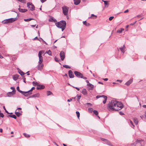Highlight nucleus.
<instances>
[{
	"label": "nucleus",
	"mask_w": 146,
	"mask_h": 146,
	"mask_svg": "<svg viewBox=\"0 0 146 146\" xmlns=\"http://www.w3.org/2000/svg\"><path fill=\"white\" fill-rule=\"evenodd\" d=\"M123 107V105L121 102L115 100H112L108 105V107L109 110L117 111Z\"/></svg>",
	"instance_id": "f257e3e1"
},
{
	"label": "nucleus",
	"mask_w": 146,
	"mask_h": 146,
	"mask_svg": "<svg viewBox=\"0 0 146 146\" xmlns=\"http://www.w3.org/2000/svg\"><path fill=\"white\" fill-rule=\"evenodd\" d=\"M55 25L58 28L61 29L63 31L66 28V22L64 21H61L55 23Z\"/></svg>",
	"instance_id": "f03ea898"
},
{
	"label": "nucleus",
	"mask_w": 146,
	"mask_h": 146,
	"mask_svg": "<svg viewBox=\"0 0 146 146\" xmlns=\"http://www.w3.org/2000/svg\"><path fill=\"white\" fill-rule=\"evenodd\" d=\"M16 20V18H11L3 21L2 23L3 24H8L12 23L15 21Z\"/></svg>",
	"instance_id": "7ed1b4c3"
},
{
	"label": "nucleus",
	"mask_w": 146,
	"mask_h": 146,
	"mask_svg": "<svg viewBox=\"0 0 146 146\" xmlns=\"http://www.w3.org/2000/svg\"><path fill=\"white\" fill-rule=\"evenodd\" d=\"M63 13L64 15L66 16L68 15L69 8L66 6H64L62 7Z\"/></svg>",
	"instance_id": "20e7f679"
},
{
	"label": "nucleus",
	"mask_w": 146,
	"mask_h": 146,
	"mask_svg": "<svg viewBox=\"0 0 146 146\" xmlns=\"http://www.w3.org/2000/svg\"><path fill=\"white\" fill-rule=\"evenodd\" d=\"M22 108H18L16 110L15 112V114L18 117H19L21 115H22V111L21 110Z\"/></svg>",
	"instance_id": "39448f33"
},
{
	"label": "nucleus",
	"mask_w": 146,
	"mask_h": 146,
	"mask_svg": "<svg viewBox=\"0 0 146 146\" xmlns=\"http://www.w3.org/2000/svg\"><path fill=\"white\" fill-rule=\"evenodd\" d=\"M27 5V7L31 11H33L35 10V7L31 3H28Z\"/></svg>",
	"instance_id": "423d86ee"
},
{
	"label": "nucleus",
	"mask_w": 146,
	"mask_h": 146,
	"mask_svg": "<svg viewBox=\"0 0 146 146\" xmlns=\"http://www.w3.org/2000/svg\"><path fill=\"white\" fill-rule=\"evenodd\" d=\"M38 64L37 66V68L38 70H41L44 66V64L42 63H38Z\"/></svg>",
	"instance_id": "0eeeda50"
},
{
	"label": "nucleus",
	"mask_w": 146,
	"mask_h": 146,
	"mask_svg": "<svg viewBox=\"0 0 146 146\" xmlns=\"http://www.w3.org/2000/svg\"><path fill=\"white\" fill-rule=\"evenodd\" d=\"M74 73L77 77L79 78H81L83 75L81 73L76 71H74Z\"/></svg>",
	"instance_id": "6e6552de"
},
{
	"label": "nucleus",
	"mask_w": 146,
	"mask_h": 146,
	"mask_svg": "<svg viewBox=\"0 0 146 146\" xmlns=\"http://www.w3.org/2000/svg\"><path fill=\"white\" fill-rule=\"evenodd\" d=\"M22 93H21L23 95H24L25 96L27 97L29 95H30V94H32L31 93H29V91L27 92H23V91H21Z\"/></svg>",
	"instance_id": "1a4fd4ad"
},
{
	"label": "nucleus",
	"mask_w": 146,
	"mask_h": 146,
	"mask_svg": "<svg viewBox=\"0 0 146 146\" xmlns=\"http://www.w3.org/2000/svg\"><path fill=\"white\" fill-rule=\"evenodd\" d=\"M87 86H88V89L89 90H92L94 89V86L91 83L87 84Z\"/></svg>",
	"instance_id": "9d476101"
},
{
	"label": "nucleus",
	"mask_w": 146,
	"mask_h": 146,
	"mask_svg": "<svg viewBox=\"0 0 146 146\" xmlns=\"http://www.w3.org/2000/svg\"><path fill=\"white\" fill-rule=\"evenodd\" d=\"M60 56L62 60H63L65 58L64 53V52L62 51L60 54Z\"/></svg>",
	"instance_id": "9b49d317"
},
{
	"label": "nucleus",
	"mask_w": 146,
	"mask_h": 146,
	"mask_svg": "<svg viewBox=\"0 0 146 146\" xmlns=\"http://www.w3.org/2000/svg\"><path fill=\"white\" fill-rule=\"evenodd\" d=\"M38 56L39 57L38 63H42L43 61V57H42V56L40 55V53H38Z\"/></svg>",
	"instance_id": "f8f14e48"
},
{
	"label": "nucleus",
	"mask_w": 146,
	"mask_h": 146,
	"mask_svg": "<svg viewBox=\"0 0 146 146\" xmlns=\"http://www.w3.org/2000/svg\"><path fill=\"white\" fill-rule=\"evenodd\" d=\"M68 74L70 78H72L74 77V75L72 70H69L68 71Z\"/></svg>",
	"instance_id": "ddd939ff"
},
{
	"label": "nucleus",
	"mask_w": 146,
	"mask_h": 146,
	"mask_svg": "<svg viewBox=\"0 0 146 146\" xmlns=\"http://www.w3.org/2000/svg\"><path fill=\"white\" fill-rule=\"evenodd\" d=\"M40 96V94L38 93H36L35 94H34L27 98V99H29V98H38Z\"/></svg>",
	"instance_id": "4468645a"
},
{
	"label": "nucleus",
	"mask_w": 146,
	"mask_h": 146,
	"mask_svg": "<svg viewBox=\"0 0 146 146\" xmlns=\"http://www.w3.org/2000/svg\"><path fill=\"white\" fill-rule=\"evenodd\" d=\"M44 88V86L43 85H38L36 89L37 90L43 89Z\"/></svg>",
	"instance_id": "2eb2a0df"
},
{
	"label": "nucleus",
	"mask_w": 146,
	"mask_h": 146,
	"mask_svg": "<svg viewBox=\"0 0 146 146\" xmlns=\"http://www.w3.org/2000/svg\"><path fill=\"white\" fill-rule=\"evenodd\" d=\"M143 142V140H137L135 142L137 144L139 145H141V144Z\"/></svg>",
	"instance_id": "dca6fc26"
},
{
	"label": "nucleus",
	"mask_w": 146,
	"mask_h": 146,
	"mask_svg": "<svg viewBox=\"0 0 146 146\" xmlns=\"http://www.w3.org/2000/svg\"><path fill=\"white\" fill-rule=\"evenodd\" d=\"M101 139L102 141H104L106 143L110 145V144H111V143L108 140L106 139H105L103 138H101Z\"/></svg>",
	"instance_id": "f3484780"
},
{
	"label": "nucleus",
	"mask_w": 146,
	"mask_h": 146,
	"mask_svg": "<svg viewBox=\"0 0 146 146\" xmlns=\"http://www.w3.org/2000/svg\"><path fill=\"white\" fill-rule=\"evenodd\" d=\"M15 94V92H9L7 94V96L8 97H11L13 96Z\"/></svg>",
	"instance_id": "a211bd4d"
},
{
	"label": "nucleus",
	"mask_w": 146,
	"mask_h": 146,
	"mask_svg": "<svg viewBox=\"0 0 146 146\" xmlns=\"http://www.w3.org/2000/svg\"><path fill=\"white\" fill-rule=\"evenodd\" d=\"M49 21L51 22H56V20L54 17H51L49 20Z\"/></svg>",
	"instance_id": "6ab92c4d"
},
{
	"label": "nucleus",
	"mask_w": 146,
	"mask_h": 146,
	"mask_svg": "<svg viewBox=\"0 0 146 146\" xmlns=\"http://www.w3.org/2000/svg\"><path fill=\"white\" fill-rule=\"evenodd\" d=\"M18 9L20 12L22 13H25L27 11V10L26 9H22L19 8Z\"/></svg>",
	"instance_id": "aec40b11"
},
{
	"label": "nucleus",
	"mask_w": 146,
	"mask_h": 146,
	"mask_svg": "<svg viewBox=\"0 0 146 146\" xmlns=\"http://www.w3.org/2000/svg\"><path fill=\"white\" fill-rule=\"evenodd\" d=\"M101 97L103 98L104 99V100L103 101V103L104 104L106 103L107 99V97L106 96L102 95L101 96Z\"/></svg>",
	"instance_id": "412c9836"
},
{
	"label": "nucleus",
	"mask_w": 146,
	"mask_h": 146,
	"mask_svg": "<svg viewBox=\"0 0 146 146\" xmlns=\"http://www.w3.org/2000/svg\"><path fill=\"white\" fill-rule=\"evenodd\" d=\"M81 92L84 95H86L87 94V90L85 88L82 90Z\"/></svg>",
	"instance_id": "4be33fe9"
},
{
	"label": "nucleus",
	"mask_w": 146,
	"mask_h": 146,
	"mask_svg": "<svg viewBox=\"0 0 146 146\" xmlns=\"http://www.w3.org/2000/svg\"><path fill=\"white\" fill-rule=\"evenodd\" d=\"M74 4L76 5H78L80 2V0H74Z\"/></svg>",
	"instance_id": "5701e85b"
},
{
	"label": "nucleus",
	"mask_w": 146,
	"mask_h": 146,
	"mask_svg": "<svg viewBox=\"0 0 146 146\" xmlns=\"http://www.w3.org/2000/svg\"><path fill=\"white\" fill-rule=\"evenodd\" d=\"M19 75L16 74L13 76V78L14 80H16L18 78Z\"/></svg>",
	"instance_id": "b1692460"
},
{
	"label": "nucleus",
	"mask_w": 146,
	"mask_h": 146,
	"mask_svg": "<svg viewBox=\"0 0 146 146\" xmlns=\"http://www.w3.org/2000/svg\"><path fill=\"white\" fill-rule=\"evenodd\" d=\"M132 81H133L132 80V79L128 81L125 84L127 86H129L132 83Z\"/></svg>",
	"instance_id": "393cba45"
},
{
	"label": "nucleus",
	"mask_w": 146,
	"mask_h": 146,
	"mask_svg": "<svg viewBox=\"0 0 146 146\" xmlns=\"http://www.w3.org/2000/svg\"><path fill=\"white\" fill-rule=\"evenodd\" d=\"M124 29L123 28H120L117 31V33L121 34L122 33V32L124 31Z\"/></svg>",
	"instance_id": "a878e982"
},
{
	"label": "nucleus",
	"mask_w": 146,
	"mask_h": 146,
	"mask_svg": "<svg viewBox=\"0 0 146 146\" xmlns=\"http://www.w3.org/2000/svg\"><path fill=\"white\" fill-rule=\"evenodd\" d=\"M133 121L134 123L136 125H137L138 123V121L137 119L136 118H134L133 119Z\"/></svg>",
	"instance_id": "bb28decb"
},
{
	"label": "nucleus",
	"mask_w": 146,
	"mask_h": 146,
	"mask_svg": "<svg viewBox=\"0 0 146 146\" xmlns=\"http://www.w3.org/2000/svg\"><path fill=\"white\" fill-rule=\"evenodd\" d=\"M125 48L124 45V44L123 47L120 48V49L121 51H122L123 53H124V50Z\"/></svg>",
	"instance_id": "cd10ccee"
},
{
	"label": "nucleus",
	"mask_w": 146,
	"mask_h": 146,
	"mask_svg": "<svg viewBox=\"0 0 146 146\" xmlns=\"http://www.w3.org/2000/svg\"><path fill=\"white\" fill-rule=\"evenodd\" d=\"M19 73L20 74L21 76H23L24 74V73L22 72L21 70H18Z\"/></svg>",
	"instance_id": "c85d7f7f"
},
{
	"label": "nucleus",
	"mask_w": 146,
	"mask_h": 146,
	"mask_svg": "<svg viewBox=\"0 0 146 146\" xmlns=\"http://www.w3.org/2000/svg\"><path fill=\"white\" fill-rule=\"evenodd\" d=\"M102 1H104V5H105V6L106 7V5H107V7H108V2L107 1H104V0H102Z\"/></svg>",
	"instance_id": "c756f323"
},
{
	"label": "nucleus",
	"mask_w": 146,
	"mask_h": 146,
	"mask_svg": "<svg viewBox=\"0 0 146 146\" xmlns=\"http://www.w3.org/2000/svg\"><path fill=\"white\" fill-rule=\"evenodd\" d=\"M9 117H11L13 118H14L15 119H16L17 118L16 116L15 115H9Z\"/></svg>",
	"instance_id": "7c9ffc66"
},
{
	"label": "nucleus",
	"mask_w": 146,
	"mask_h": 146,
	"mask_svg": "<svg viewBox=\"0 0 146 146\" xmlns=\"http://www.w3.org/2000/svg\"><path fill=\"white\" fill-rule=\"evenodd\" d=\"M46 53L50 56L52 55L51 52L50 50H49L48 51H46L45 53Z\"/></svg>",
	"instance_id": "2f4dec72"
},
{
	"label": "nucleus",
	"mask_w": 146,
	"mask_h": 146,
	"mask_svg": "<svg viewBox=\"0 0 146 146\" xmlns=\"http://www.w3.org/2000/svg\"><path fill=\"white\" fill-rule=\"evenodd\" d=\"M88 111L90 113H92L93 112V109L92 108H89L88 109Z\"/></svg>",
	"instance_id": "473e14b6"
},
{
	"label": "nucleus",
	"mask_w": 146,
	"mask_h": 146,
	"mask_svg": "<svg viewBox=\"0 0 146 146\" xmlns=\"http://www.w3.org/2000/svg\"><path fill=\"white\" fill-rule=\"evenodd\" d=\"M76 113L77 115V117L78 119H79L80 116V114L79 111H76Z\"/></svg>",
	"instance_id": "72a5a7b5"
},
{
	"label": "nucleus",
	"mask_w": 146,
	"mask_h": 146,
	"mask_svg": "<svg viewBox=\"0 0 146 146\" xmlns=\"http://www.w3.org/2000/svg\"><path fill=\"white\" fill-rule=\"evenodd\" d=\"M27 138H29L30 137V135L27 133H23V134Z\"/></svg>",
	"instance_id": "f704fd0d"
},
{
	"label": "nucleus",
	"mask_w": 146,
	"mask_h": 146,
	"mask_svg": "<svg viewBox=\"0 0 146 146\" xmlns=\"http://www.w3.org/2000/svg\"><path fill=\"white\" fill-rule=\"evenodd\" d=\"M92 16H94V17H95L94 18H92V19H96L97 18V16L95 15H94L93 14H92L91 15V17H89V18L90 19V18H92Z\"/></svg>",
	"instance_id": "c9c22d12"
},
{
	"label": "nucleus",
	"mask_w": 146,
	"mask_h": 146,
	"mask_svg": "<svg viewBox=\"0 0 146 146\" xmlns=\"http://www.w3.org/2000/svg\"><path fill=\"white\" fill-rule=\"evenodd\" d=\"M93 112L94 114L95 115H98V111L97 110H94L93 111Z\"/></svg>",
	"instance_id": "e433bc0d"
},
{
	"label": "nucleus",
	"mask_w": 146,
	"mask_h": 146,
	"mask_svg": "<svg viewBox=\"0 0 146 146\" xmlns=\"http://www.w3.org/2000/svg\"><path fill=\"white\" fill-rule=\"evenodd\" d=\"M33 84L34 86H37L38 83L34 81L33 82Z\"/></svg>",
	"instance_id": "4c0bfd02"
},
{
	"label": "nucleus",
	"mask_w": 146,
	"mask_h": 146,
	"mask_svg": "<svg viewBox=\"0 0 146 146\" xmlns=\"http://www.w3.org/2000/svg\"><path fill=\"white\" fill-rule=\"evenodd\" d=\"M46 93H47V95L48 96L52 94V93L50 91H47Z\"/></svg>",
	"instance_id": "58836bf2"
},
{
	"label": "nucleus",
	"mask_w": 146,
	"mask_h": 146,
	"mask_svg": "<svg viewBox=\"0 0 146 146\" xmlns=\"http://www.w3.org/2000/svg\"><path fill=\"white\" fill-rule=\"evenodd\" d=\"M32 19H31V18L28 19H24V21H29Z\"/></svg>",
	"instance_id": "ea45409f"
},
{
	"label": "nucleus",
	"mask_w": 146,
	"mask_h": 146,
	"mask_svg": "<svg viewBox=\"0 0 146 146\" xmlns=\"http://www.w3.org/2000/svg\"><path fill=\"white\" fill-rule=\"evenodd\" d=\"M77 96L76 97L77 101L78 102H79V100L81 96Z\"/></svg>",
	"instance_id": "a19ab883"
},
{
	"label": "nucleus",
	"mask_w": 146,
	"mask_h": 146,
	"mask_svg": "<svg viewBox=\"0 0 146 146\" xmlns=\"http://www.w3.org/2000/svg\"><path fill=\"white\" fill-rule=\"evenodd\" d=\"M63 67L64 68H70V66H69L67 65H64L63 66Z\"/></svg>",
	"instance_id": "79ce46f5"
},
{
	"label": "nucleus",
	"mask_w": 146,
	"mask_h": 146,
	"mask_svg": "<svg viewBox=\"0 0 146 146\" xmlns=\"http://www.w3.org/2000/svg\"><path fill=\"white\" fill-rule=\"evenodd\" d=\"M54 60H55L56 61V62H58L59 61V60L56 57H54Z\"/></svg>",
	"instance_id": "37998d69"
},
{
	"label": "nucleus",
	"mask_w": 146,
	"mask_h": 146,
	"mask_svg": "<svg viewBox=\"0 0 146 146\" xmlns=\"http://www.w3.org/2000/svg\"><path fill=\"white\" fill-rule=\"evenodd\" d=\"M11 89L13 90V91H12L13 92H15V88L14 87H11Z\"/></svg>",
	"instance_id": "c03bdc74"
},
{
	"label": "nucleus",
	"mask_w": 146,
	"mask_h": 146,
	"mask_svg": "<svg viewBox=\"0 0 146 146\" xmlns=\"http://www.w3.org/2000/svg\"><path fill=\"white\" fill-rule=\"evenodd\" d=\"M44 51L43 50H41V51H40L39 52V53H40V55H41V56H42V54H43L44 53Z\"/></svg>",
	"instance_id": "a18cd8bd"
},
{
	"label": "nucleus",
	"mask_w": 146,
	"mask_h": 146,
	"mask_svg": "<svg viewBox=\"0 0 146 146\" xmlns=\"http://www.w3.org/2000/svg\"><path fill=\"white\" fill-rule=\"evenodd\" d=\"M128 123H130L132 125L133 127L134 126V125H133V123L131 120H129V121Z\"/></svg>",
	"instance_id": "49530a36"
},
{
	"label": "nucleus",
	"mask_w": 146,
	"mask_h": 146,
	"mask_svg": "<svg viewBox=\"0 0 146 146\" xmlns=\"http://www.w3.org/2000/svg\"><path fill=\"white\" fill-rule=\"evenodd\" d=\"M83 24L84 25H85L87 26H88L87 24L86 23V21H83ZM88 24L89 25V24L88 23Z\"/></svg>",
	"instance_id": "de8ad7c7"
},
{
	"label": "nucleus",
	"mask_w": 146,
	"mask_h": 146,
	"mask_svg": "<svg viewBox=\"0 0 146 146\" xmlns=\"http://www.w3.org/2000/svg\"><path fill=\"white\" fill-rule=\"evenodd\" d=\"M17 90L20 93H22V92H21V91H22L21 90H20L19 89V86H17Z\"/></svg>",
	"instance_id": "09e8293b"
},
{
	"label": "nucleus",
	"mask_w": 146,
	"mask_h": 146,
	"mask_svg": "<svg viewBox=\"0 0 146 146\" xmlns=\"http://www.w3.org/2000/svg\"><path fill=\"white\" fill-rule=\"evenodd\" d=\"M3 108L5 110V111L6 113H9L6 110V109L5 106H4L3 107Z\"/></svg>",
	"instance_id": "8fccbe9b"
},
{
	"label": "nucleus",
	"mask_w": 146,
	"mask_h": 146,
	"mask_svg": "<svg viewBox=\"0 0 146 146\" xmlns=\"http://www.w3.org/2000/svg\"><path fill=\"white\" fill-rule=\"evenodd\" d=\"M114 18V17L113 16H111L109 17V20L110 21H111L112 20V19Z\"/></svg>",
	"instance_id": "3c124183"
},
{
	"label": "nucleus",
	"mask_w": 146,
	"mask_h": 146,
	"mask_svg": "<svg viewBox=\"0 0 146 146\" xmlns=\"http://www.w3.org/2000/svg\"><path fill=\"white\" fill-rule=\"evenodd\" d=\"M136 22H137V21H136L135 22H134V23H131L130 24V25H134L136 23Z\"/></svg>",
	"instance_id": "603ef678"
},
{
	"label": "nucleus",
	"mask_w": 146,
	"mask_h": 146,
	"mask_svg": "<svg viewBox=\"0 0 146 146\" xmlns=\"http://www.w3.org/2000/svg\"><path fill=\"white\" fill-rule=\"evenodd\" d=\"M35 89V88L34 87H33L31 89H30V90H29V92H31V91H32V90L34 89Z\"/></svg>",
	"instance_id": "864d4df0"
},
{
	"label": "nucleus",
	"mask_w": 146,
	"mask_h": 146,
	"mask_svg": "<svg viewBox=\"0 0 146 146\" xmlns=\"http://www.w3.org/2000/svg\"><path fill=\"white\" fill-rule=\"evenodd\" d=\"M81 78H83L84 79H87L86 77L84 76L83 75H82V77H81Z\"/></svg>",
	"instance_id": "5fc2aeb1"
},
{
	"label": "nucleus",
	"mask_w": 146,
	"mask_h": 146,
	"mask_svg": "<svg viewBox=\"0 0 146 146\" xmlns=\"http://www.w3.org/2000/svg\"><path fill=\"white\" fill-rule=\"evenodd\" d=\"M86 104L88 105H89L90 106H92V104L90 103H87Z\"/></svg>",
	"instance_id": "6e6d98bb"
},
{
	"label": "nucleus",
	"mask_w": 146,
	"mask_h": 146,
	"mask_svg": "<svg viewBox=\"0 0 146 146\" xmlns=\"http://www.w3.org/2000/svg\"><path fill=\"white\" fill-rule=\"evenodd\" d=\"M100 97H102L101 96H100V95H98L96 96V98H100Z\"/></svg>",
	"instance_id": "4d7b16f0"
},
{
	"label": "nucleus",
	"mask_w": 146,
	"mask_h": 146,
	"mask_svg": "<svg viewBox=\"0 0 146 146\" xmlns=\"http://www.w3.org/2000/svg\"><path fill=\"white\" fill-rule=\"evenodd\" d=\"M74 88H76L78 91H79L80 90V89L76 87H74Z\"/></svg>",
	"instance_id": "13d9d810"
},
{
	"label": "nucleus",
	"mask_w": 146,
	"mask_h": 146,
	"mask_svg": "<svg viewBox=\"0 0 146 146\" xmlns=\"http://www.w3.org/2000/svg\"><path fill=\"white\" fill-rule=\"evenodd\" d=\"M129 12V10L128 9H127L125 11H124V13H127V12Z\"/></svg>",
	"instance_id": "bf43d9fd"
},
{
	"label": "nucleus",
	"mask_w": 146,
	"mask_h": 146,
	"mask_svg": "<svg viewBox=\"0 0 146 146\" xmlns=\"http://www.w3.org/2000/svg\"><path fill=\"white\" fill-rule=\"evenodd\" d=\"M72 99H71V98H70V99H68V100H67V101H68V102H70V101H72Z\"/></svg>",
	"instance_id": "052dcab7"
},
{
	"label": "nucleus",
	"mask_w": 146,
	"mask_h": 146,
	"mask_svg": "<svg viewBox=\"0 0 146 146\" xmlns=\"http://www.w3.org/2000/svg\"><path fill=\"white\" fill-rule=\"evenodd\" d=\"M40 0V1H41V2L42 3H44L46 1V0Z\"/></svg>",
	"instance_id": "680f3d73"
},
{
	"label": "nucleus",
	"mask_w": 146,
	"mask_h": 146,
	"mask_svg": "<svg viewBox=\"0 0 146 146\" xmlns=\"http://www.w3.org/2000/svg\"><path fill=\"white\" fill-rule=\"evenodd\" d=\"M119 113L121 115H123L124 114L123 113L121 112H119Z\"/></svg>",
	"instance_id": "e2e57ef3"
},
{
	"label": "nucleus",
	"mask_w": 146,
	"mask_h": 146,
	"mask_svg": "<svg viewBox=\"0 0 146 146\" xmlns=\"http://www.w3.org/2000/svg\"><path fill=\"white\" fill-rule=\"evenodd\" d=\"M103 80L105 81H107L108 80V79L107 78H103Z\"/></svg>",
	"instance_id": "0e129e2a"
},
{
	"label": "nucleus",
	"mask_w": 146,
	"mask_h": 146,
	"mask_svg": "<svg viewBox=\"0 0 146 146\" xmlns=\"http://www.w3.org/2000/svg\"><path fill=\"white\" fill-rule=\"evenodd\" d=\"M116 81L119 82L121 83L122 82V80H117Z\"/></svg>",
	"instance_id": "69168bd1"
},
{
	"label": "nucleus",
	"mask_w": 146,
	"mask_h": 146,
	"mask_svg": "<svg viewBox=\"0 0 146 146\" xmlns=\"http://www.w3.org/2000/svg\"><path fill=\"white\" fill-rule=\"evenodd\" d=\"M53 143L55 145H56L57 146H59L55 142H53Z\"/></svg>",
	"instance_id": "338daca9"
},
{
	"label": "nucleus",
	"mask_w": 146,
	"mask_h": 146,
	"mask_svg": "<svg viewBox=\"0 0 146 146\" xmlns=\"http://www.w3.org/2000/svg\"><path fill=\"white\" fill-rule=\"evenodd\" d=\"M36 39L38 40H39L38 39L37 36L36 37L33 39L35 40Z\"/></svg>",
	"instance_id": "774afa93"
}]
</instances>
